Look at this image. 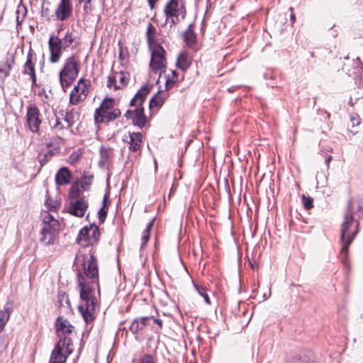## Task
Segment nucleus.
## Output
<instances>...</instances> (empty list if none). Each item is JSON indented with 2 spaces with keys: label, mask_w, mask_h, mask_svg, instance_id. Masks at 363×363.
Here are the masks:
<instances>
[{
  "label": "nucleus",
  "mask_w": 363,
  "mask_h": 363,
  "mask_svg": "<svg viewBox=\"0 0 363 363\" xmlns=\"http://www.w3.org/2000/svg\"><path fill=\"white\" fill-rule=\"evenodd\" d=\"M356 201L350 199L347 203V210L344 215V221L341 225L340 242L342 245L340 255L347 258L348 248L358 233L359 222L353 218Z\"/></svg>",
  "instance_id": "f257e3e1"
},
{
  "label": "nucleus",
  "mask_w": 363,
  "mask_h": 363,
  "mask_svg": "<svg viewBox=\"0 0 363 363\" xmlns=\"http://www.w3.org/2000/svg\"><path fill=\"white\" fill-rule=\"evenodd\" d=\"M86 282L82 277H79L78 286L80 289L81 303L78 306L79 313L82 314L86 323H91L95 319L98 303L94 296V286Z\"/></svg>",
  "instance_id": "f03ea898"
},
{
  "label": "nucleus",
  "mask_w": 363,
  "mask_h": 363,
  "mask_svg": "<svg viewBox=\"0 0 363 363\" xmlns=\"http://www.w3.org/2000/svg\"><path fill=\"white\" fill-rule=\"evenodd\" d=\"M151 88L152 86L148 84L143 85L137 91L130 102V106L133 107L134 109L128 110L124 115L127 120H131L133 124L140 128L145 127L147 121V118L144 113L143 104L150 93Z\"/></svg>",
  "instance_id": "7ed1b4c3"
},
{
  "label": "nucleus",
  "mask_w": 363,
  "mask_h": 363,
  "mask_svg": "<svg viewBox=\"0 0 363 363\" xmlns=\"http://www.w3.org/2000/svg\"><path fill=\"white\" fill-rule=\"evenodd\" d=\"M78 273L77 277L78 281L79 277H82L84 280L86 279H91L92 284H96L99 287L98 284V264L97 259L91 254H77L74 263Z\"/></svg>",
  "instance_id": "20e7f679"
},
{
  "label": "nucleus",
  "mask_w": 363,
  "mask_h": 363,
  "mask_svg": "<svg viewBox=\"0 0 363 363\" xmlns=\"http://www.w3.org/2000/svg\"><path fill=\"white\" fill-rule=\"evenodd\" d=\"M43 227L40 232V242L43 245H54L60 233V223L49 212L41 213Z\"/></svg>",
  "instance_id": "39448f33"
},
{
  "label": "nucleus",
  "mask_w": 363,
  "mask_h": 363,
  "mask_svg": "<svg viewBox=\"0 0 363 363\" xmlns=\"http://www.w3.org/2000/svg\"><path fill=\"white\" fill-rule=\"evenodd\" d=\"M79 67L80 62L76 55H73L65 60L63 67L59 73L60 83L65 91L77 79Z\"/></svg>",
  "instance_id": "423d86ee"
},
{
  "label": "nucleus",
  "mask_w": 363,
  "mask_h": 363,
  "mask_svg": "<svg viewBox=\"0 0 363 363\" xmlns=\"http://www.w3.org/2000/svg\"><path fill=\"white\" fill-rule=\"evenodd\" d=\"M113 99L105 98L100 106L94 113V121L96 123H108L121 116V111L114 107Z\"/></svg>",
  "instance_id": "0eeeda50"
},
{
  "label": "nucleus",
  "mask_w": 363,
  "mask_h": 363,
  "mask_svg": "<svg viewBox=\"0 0 363 363\" xmlns=\"http://www.w3.org/2000/svg\"><path fill=\"white\" fill-rule=\"evenodd\" d=\"M167 21L170 20V26L184 20L186 11L184 0H169L164 8Z\"/></svg>",
  "instance_id": "6e6552de"
},
{
  "label": "nucleus",
  "mask_w": 363,
  "mask_h": 363,
  "mask_svg": "<svg viewBox=\"0 0 363 363\" xmlns=\"http://www.w3.org/2000/svg\"><path fill=\"white\" fill-rule=\"evenodd\" d=\"M72 340L68 337H61L52 350L50 363H65L67 357L72 353Z\"/></svg>",
  "instance_id": "1a4fd4ad"
},
{
  "label": "nucleus",
  "mask_w": 363,
  "mask_h": 363,
  "mask_svg": "<svg viewBox=\"0 0 363 363\" xmlns=\"http://www.w3.org/2000/svg\"><path fill=\"white\" fill-rule=\"evenodd\" d=\"M149 48L151 52L150 69L153 73L161 76L167 67L166 52L160 45H153Z\"/></svg>",
  "instance_id": "9d476101"
},
{
  "label": "nucleus",
  "mask_w": 363,
  "mask_h": 363,
  "mask_svg": "<svg viewBox=\"0 0 363 363\" xmlns=\"http://www.w3.org/2000/svg\"><path fill=\"white\" fill-rule=\"evenodd\" d=\"M89 82L84 78L78 81L69 94V103L71 104L77 105L86 99L89 94Z\"/></svg>",
  "instance_id": "9b49d317"
},
{
  "label": "nucleus",
  "mask_w": 363,
  "mask_h": 363,
  "mask_svg": "<svg viewBox=\"0 0 363 363\" xmlns=\"http://www.w3.org/2000/svg\"><path fill=\"white\" fill-rule=\"evenodd\" d=\"M26 118V126L32 133H38L42 123V119L40 118V111L35 105L30 104L27 107Z\"/></svg>",
  "instance_id": "f8f14e48"
},
{
  "label": "nucleus",
  "mask_w": 363,
  "mask_h": 363,
  "mask_svg": "<svg viewBox=\"0 0 363 363\" xmlns=\"http://www.w3.org/2000/svg\"><path fill=\"white\" fill-rule=\"evenodd\" d=\"M130 80V74L125 71L116 72L112 70L108 77L107 87L114 90L125 87Z\"/></svg>",
  "instance_id": "ddd939ff"
},
{
  "label": "nucleus",
  "mask_w": 363,
  "mask_h": 363,
  "mask_svg": "<svg viewBox=\"0 0 363 363\" xmlns=\"http://www.w3.org/2000/svg\"><path fill=\"white\" fill-rule=\"evenodd\" d=\"M48 48L50 62L51 63H57L62 55V50H64L62 40L58 36L53 34L50 35L48 40Z\"/></svg>",
  "instance_id": "4468645a"
},
{
  "label": "nucleus",
  "mask_w": 363,
  "mask_h": 363,
  "mask_svg": "<svg viewBox=\"0 0 363 363\" xmlns=\"http://www.w3.org/2000/svg\"><path fill=\"white\" fill-rule=\"evenodd\" d=\"M72 14V4L71 0H60L55 11V16L57 21H64Z\"/></svg>",
  "instance_id": "2eb2a0df"
},
{
  "label": "nucleus",
  "mask_w": 363,
  "mask_h": 363,
  "mask_svg": "<svg viewBox=\"0 0 363 363\" xmlns=\"http://www.w3.org/2000/svg\"><path fill=\"white\" fill-rule=\"evenodd\" d=\"M87 208V201L84 199L80 198L71 203L69 212L73 216L82 218L84 216Z\"/></svg>",
  "instance_id": "dca6fc26"
},
{
  "label": "nucleus",
  "mask_w": 363,
  "mask_h": 363,
  "mask_svg": "<svg viewBox=\"0 0 363 363\" xmlns=\"http://www.w3.org/2000/svg\"><path fill=\"white\" fill-rule=\"evenodd\" d=\"M55 325L57 335L60 338L66 337L67 334L69 335L73 332L74 327L63 317H59Z\"/></svg>",
  "instance_id": "f3484780"
},
{
  "label": "nucleus",
  "mask_w": 363,
  "mask_h": 363,
  "mask_svg": "<svg viewBox=\"0 0 363 363\" xmlns=\"http://www.w3.org/2000/svg\"><path fill=\"white\" fill-rule=\"evenodd\" d=\"M52 130L57 134L59 137H62L65 135V132L69 130L67 125L61 120V118L55 116L54 118H52L50 121Z\"/></svg>",
  "instance_id": "a211bd4d"
},
{
  "label": "nucleus",
  "mask_w": 363,
  "mask_h": 363,
  "mask_svg": "<svg viewBox=\"0 0 363 363\" xmlns=\"http://www.w3.org/2000/svg\"><path fill=\"white\" fill-rule=\"evenodd\" d=\"M72 174L67 167H61L55 174V182L59 186H65L70 183Z\"/></svg>",
  "instance_id": "6ab92c4d"
},
{
  "label": "nucleus",
  "mask_w": 363,
  "mask_h": 363,
  "mask_svg": "<svg viewBox=\"0 0 363 363\" xmlns=\"http://www.w3.org/2000/svg\"><path fill=\"white\" fill-rule=\"evenodd\" d=\"M129 150L133 152L140 151L143 143V135L141 133H129Z\"/></svg>",
  "instance_id": "aec40b11"
},
{
  "label": "nucleus",
  "mask_w": 363,
  "mask_h": 363,
  "mask_svg": "<svg viewBox=\"0 0 363 363\" xmlns=\"http://www.w3.org/2000/svg\"><path fill=\"white\" fill-rule=\"evenodd\" d=\"M23 73L29 74L32 80V84L35 85L36 83V75L35 71L34 63L33 62V55L30 51L28 52L27 56V60L24 65Z\"/></svg>",
  "instance_id": "412c9836"
},
{
  "label": "nucleus",
  "mask_w": 363,
  "mask_h": 363,
  "mask_svg": "<svg viewBox=\"0 0 363 363\" xmlns=\"http://www.w3.org/2000/svg\"><path fill=\"white\" fill-rule=\"evenodd\" d=\"M57 305L58 308H60L62 310H64L65 312L67 313L72 311L71 303L68 298V296L66 293L63 291H58Z\"/></svg>",
  "instance_id": "4be33fe9"
},
{
  "label": "nucleus",
  "mask_w": 363,
  "mask_h": 363,
  "mask_svg": "<svg viewBox=\"0 0 363 363\" xmlns=\"http://www.w3.org/2000/svg\"><path fill=\"white\" fill-rule=\"evenodd\" d=\"M77 241L79 245L83 246H87L94 243L89 228L84 227L79 231Z\"/></svg>",
  "instance_id": "5701e85b"
},
{
  "label": "nucleus",
  "mask_w": 363,
  "mask_h": 363,
  "mask_svg": "<svg viewBox=\"0 0 363 363\" xmlns=\"http://www.w3.org/2000/svg\"><path fill=\"white\" fill-rule=\"evenodd\" d=\"M113 157V150L111 148H106L101 147L100 148V160L99 164L101 167H107Z\"/></svg>",
  "instance_id": "b1692460"
},
{
  "label": "nucleus",
  "mask_w": 363,
  "mask_h": 363,
  "mask_svg": "<svg viewBox=\"0 0 363 363\" xmlns=\"http://www.w3.org/2000/svg\"><path fill=\"white\" fill-rule=\"evenodd\" d=\"M149 320V317L145 316L136 318L130 325V330L133 333H137L142 330L147 325Z\"/></svg>",
  "instance_id": "393cba45"
},
{
  "label": "nucleus",
  "mask_w": 363,
  "mask_h": 363,
  "mask_svg": "<svg viewBox=\"0 0 363 363\" xmlns=\"http://www.w3.org/2000/svg\"><path fill=\"white\" fill-rule=\"evenodd\" d=\"M191 64V58L186 53L180 54L177 60V66L182 71H186Z\"/></svg>",
  "instance_id": "a878e982"
},
{
  "label": "nucleus",
  "mask_w": 363,
  "mask_h": 363,
  "mask_svg": "<svg viewBox=\"0 0 363 363\" xmlns=\"http://www.w3.org/2000/svg\"><path fill=\"white\" fill-rule=\"evenodd\" d=\"M167 97V94H161L158 93L154 96L149 102L150 108L153 107H161Z\"/></svg>",
  "instance_id": "bb28decb"
},
{
  "label": "nucleus",
  "mask_w": 363,
  "mask_h": 363,
  "mask_svg": "<svg viewBox=\"0 0 363 363\" xmlns=\"http://www.w3.org/2000/svg\"><path fill=\"white\" fill-rule=\"evenodd\" d=\"M155 28L150 23L146 31V37L149 47L153 46V45H157L155 43Z\"/></svg>",
  "instance_id": "cd10ccee"
},
{
  "label": "nucleus",
  "mask_w": 363,
  "mask_h": 363,
  "mask_svg": "<svg viewBox=\"0 0 363 363\" xmlns=\"http://www.w3.org/2000/svg\"><path fill=\"white\" fill-rule=\"evenodd\" d=\"M27 9L26 6L23 5H18L16 11L17 28L21 26L22 22L24 21Z\"/></svg>",
  "instance_id": "c85d7f7f"
},
{
  "label": "nucleus",
  "mask_w": 363,
  "mask_h": 363,
  "mask_svg": "<svg viewBox=\"0 0 363 363\" xmlns=\"http://www.w3.org/2000/svg\"><path fill=\"white\" fill-rule=\"evenodd\" d=\"M59 114L61 116V120L64 122V123L67 125V127L69 129V128L74 123V116L71 112L66 111L64 112L63 110L59 111Z\"/></svg>",
  "instance_id": "c756f323"
},
{
  "label": "nucleus",
  "mask_w": 363,
  "mask_h": 363,
  "mask_svg": "<svg viewBox=\"0 0 363 363\" xmlns=\"http://www.w3.org/2000/svg\"><path fill=\"white\" fill-rule=\"evenodd\" d=\"M10 318V311L8 308L0 311V333L4 330Z\"/></svg>",
  "instance_id": "7c9ffc66"
},
{
  "label": "nucleus",
  "mask_w": 363,
  "mask_h": 363,
  "mask_svg": "<svg viewBox=\"0 0 363 363\" xmlns=\"http://www.w3.org/2000/svg\"><path fill=\"white\" fill-rule=\"evenodd\" d=\"M93 179L94 176L92 174L84 173L83 177L80 180L81 188L84 191L88 190L93 182Z\"/></svg>",
  "instance_id": "2f4dec72"
},
{
  "label": "nucleus",
  "mask_w": 363,
  "mask_h": 363,
  "mask_svg": "<svg viewBox=\"0 0 363 363\" xmlns=\"http://www.w3.org/2000/svg\"><path fill=\"white\" fill-rule=\"evenodd\" d=\"M152 225H153V220L148 223L146 228L143 232V235H142V238H141V240H142L141 247H143L148 242L149 238H150V230L152 228Z\"/></svg>",
  "instance_id": "473e14b6"
},
{
  "label": "nucleus",
  "mask_w": 363,
  "mask_h": 363,
  "mask_svg": "<svg viewBox=\"0 0 363 363\" xmlns=\"http://www.w3.org/2000/svg\"><path fill=\"white\" fill-rule=\"evenodd\" d=\"M50 2H43L41 8V16L46 21H50L53 16L49 9Z\"/></svg>",
  "instance_id": "72a5a7b5"
},
{
  "label": "nucleus",
  "mask_w": 363,
  "mask_h": 363,
  "mask_svg": "<svg viewBox=\"0 0 363 363\" xmlns=\"http://www.w3.org/2000/svg\"><path fill=\"white\" fill-rule=\"evenodd\" d=\"M197 292L199 294L203 297L204 301L206 304L210 305L211 304V300L210 298L207 294V289L205 286H199V285H194Z\"/></svg>",
  "instance_id": "f704fd0d"
},
{
  "label": "nucleus",
  "mask_w": 363,
  "mask_h": 363,
  "mask_svg": "<svg viewBox=\"0 0 363 363\" xmlns=\"http://www.w3.org/2000/svg\"><path fill=\"white\" fill-rule=\"evenodd\" d=\"M353 74L357 76H361L363 74V65L359 57L353 61Z\"/></svg>",
  "instance_id": "c9c22d12"
},
{
  "label": "nucleus",
  "mask_w": 363,
  "mask_h": 363,
  "mask_svg": "<svg viewBox=\"0 0 363 363\" xmlns=\"http://www.w3.org/2000/svg\"><path fill=\"white\" fill-rule=\"evenodd\" d=\"M61 40H62V47L64 48V50H65L73 43L74 38L72 33L67 32Z\"/></svg>",
  "instance_id": "e433bc0d"
},
{
  "label": "nucleus",
  "mask_w": 363,
  "mask_h": 363,
  "mask_svg": "<svg viewBox=\"0 0 363 363\" xmlns=\"http://www.w3.org/2000/svg\"><path fill=\"white\" fill-rule=\"evenodd\" d=\"M107 196H104L103 206L99 211V218L101 223L104 221L107 216V206H106Z\"/></svg>",
  "instance_id": "4c0bfd02"
},
{
  "label": "nucleus",
  "mask_w": 363,
  "mask_h": 363,
  "mask_svg": "<svg viewBox=\"0 0 363 363\" xmlns=\"http://www.w3.org/2000/svg\"><path fill=\"white\" fill-rule=\"evenodd\" d=\"M165 79V88L167 90L172 89L178 81V79L175 77L173 78V77H171L169 74L166 75Z\"/></svg>",
  "instance_id": "58836bf2"
},
{
  "label": "nucleus",
  "mask_w": 363,
  "mask_h": 363,
  "mask_svg": "<svg viewBox=\"0 0 363 363\" xmlns=\"http://www.w3.org/2000/svg\"><path fill=\"white\" fill-rule=\"evenodd\" d=\"M45 205L46 206L48 211H52L56 210L57 207L59 206V203L57 201H52L50 198H48L45 201Z\"/></svg>",
  "instance_id": "ea45409f"
},
{
  "label": "nucleus",
  "mask_w": 363,
  "mask_h": 363,
  "mask_svg": "<svg viewBox=\"0 0 363 363\" xmlns=\"http://www.w3.org/2000/svg\"><path fill=\"white\" fill-rule=\"evenodd\" d=\"M80 195V190L77 184H74L69 190V196L72 199H77Z\"/></svg>",
  "instance_id": "a19ab883"
},
{
  "label": "nucleus",
  "mask_w": 363,
  "mask_h": 363,
  "mask_svg": "<svg viewBox=\"0 0 363 363\" xmlns=\"http://www.w3.org/2000/svg\"><path fill=\"white\" fill-rule=\"evenodd\" d=\"M302 199L304 208L306 209L309 210L313 208V199L311 197H306V196H303Z\"/></svg>",
  "instance_id": "79ce46f5"
},
{
  "label": "nucleus",
  "mask_w": 363,
  "mask_h": 363,
  "mask_svg": "<svg viewBox=\"0 0 363 363\" xmlns=\"http://www.w3.org/2000/svg\"><path fill=\"white\" fill-rule=\"evenodd\" d=\"M89 228L90 230L91 237L93 240V242H96V240H98L99 235H100L99 228L96 226H94V227L91 226Z\"/></svg>",
  "instance_id": "37998d69"
},
{
  "label": "nucleus",
  "mask_w": 363,
  "mask_h": 363,
  "mask_svg": "<svg viewBox=\"0 0 363 363\" xmlns=\"http://www.w3.org/2000/svg\"><path fill=\"white\" fill-rule=\"evenodd\" d=\"M184 39L187 44L193 43L195 40V36L193 32L190 30H186L184 33Z\"/></svg>",
  "instance_id": "c03bdc74"
},
{
  "label": "nucleus",
  "mask_w": 363,
  "mask_h": 363,
  "mask_svg": "<svg viewBox=\"0 0 363 363\" xmlns=\"http://www.w3.org/2000/svg\"><path fill=\"white\" fill-rule=\"evenodd\" d=\"M138 363H156L153 357L150 354H144L139 360Z\"/></svg>",
  "instance_id": "a18cd8bd"
},
{
  "label": "nucleus",
  "mask_w": 363,
  "mask_h": 363,
  "mask_svg": "<svg viewBox=\"0 0 363 363\" xmlns=\"http://www.w3.org/2000/svg\"><path fill=\"white\" fill-rule=\"evenodd\" d=\"M10 69H11V66L9 65H6L4 67H0V73L4 72L5 77H6L9 74Z\"/></svg>",
  "instance_id": "49530a36"
},
{
  "label": "nucleus",
  "mask_w": 363,
  "mask_h": 363,
  "mask_svg": "<svg viewBox=\"0 0 363 363\" xmlns=\"http://www.w3.org/2000/svg\"><path fill=\"white\" fill-rule=\"evenodd\" d=\"M351 121L353 126L358 125L360 123L359 118L357 115L351 116Z\"/></svg>",
  "instance_id": "de8ad7c7"
},
{
  "label": "nucleus",
  "mask_w": 363,
  "mask_h": 363,
  "mask_svg": "<svg viewBox=\"0 0 363 363\" xmlns=\"http://www.w3.org/2000/svg\"><path fill=\"white\" fill-rule=\"evenodd\" d=\"M157 1L158 0H148V4H149L150 7L151 9H153Z\"/></svg>",
  "instance_id": "09e8293b"
},
{
  "label": "nucleus",
  "mask_w": 363,
  "mask_h": 363,
  "mask_svg": "<svg viewBox=\"0 0 363 363\" xmlns=\"http://www.w3.org/2000/svg\"><path fill=\"white\" fill-rule=\"evenodd\" d=\"M331 160H332V156L331 155L327 157L325 160V164H326L328 168H329L330 162Z\"/></svg>",
  "instance_id": "8fccbe9b"
},
{
  "label": "nucleus",
  "mask_w": 363,
  "mask_h": 363,
  "mask_svg": "<svg viewBox=\"0 0 363 363\" xmlns=\"http://www.w3.org/2000/svg\"><path fill=\"white\" fill-rule=\"evenodd\" d=\"M169 74L171 77H173V78L175 77L177 79H178V74L176 71L171 70Z\"/></svg>",
  "instance_id": "3c124183"
},
{
  "label": "nucleus",
  "mask_w": 363,
  "mask_h": 363,
  "mask_svg": "<svg viewBox=\"0 0 363 363\" xmlns=\"http://www.w3.org/2000/svg\"><path fill=\"white\" fill-rule=\"evenodd\" d=\"M155 323H157L160 328L162 327V320L161 319H155Z\"/></svg>",
  "instance_id": "603ef678"
},
{
  "label": "nucleus",
  "mask_w": 363,
  "mask_h": 363,
  "mask_svg": "<svg viewBox=\"0 0 363 363\" xmlns=\"http://www.w3.org/2000/svg\"><path fill=\"white\" fill-rule=\"evenodd\" d=\"M290 19H291V23H294L295 22V21H296V16H295V14H294V13H292L290 15Z\"/></svg>",
  "instance_id": "864d4df0"
},
{
  "label": "nucleus",
  "mask_w": 363,
  "mask_h": 363,
  "mask_svg": "<svg viewBox=\"0 0 363 363\" xmlns=\"http://www.w3.org/2000/svg\"><path fill=\"white\" fill-rule=\"evenodd\" d=\"M85 1H86V4H90L91 0H85Z\"/></svg>",
  "instance_id": "5fc2aeb1"
}]
</instances>
